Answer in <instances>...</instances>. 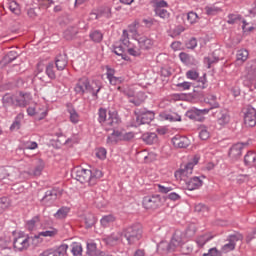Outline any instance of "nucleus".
<instances>
[{"label":"nucleus","instance_id":"44","mask_svg":"<svg viewBox=\"0 0 256 256\" xmlns=\"http://www.w3.org/2000/svg\"><path fill=\"white\" fill-rule=\"evenodd\" d=\"M90 39L94 43H101L103 41V34L100 31L96 30V31L90 33Z\"/></svg>","mask_w":256,"mask_h":256},{"label":"nucleus","instance_id":"35","mask_svg":"<svg viewBox=\"0 0 256 256\" xmlns=\"http://www.w3.org/2000/svg\"><path fill=\"white\" fill-rule=\"evenodd\" d=\"M120 135H121V132L114 130L113 133L110 136H108L107 144L115 145L117 141H120Z\"/></svg>","mask_w":256,"mask_h":256},{"label":"nucleus","instance_id":"31","mask_svg":"<svg viewBox=\"0 0 256 256\" xmlns=\"http://www.w3.org/2000/svg\"><path fill=\"white\" fill-rule=\"evenodd\" d=\"M242 20H243V17H241L240 14L232 13L227 16L226 22L228 23V25H236L237 23H239Z\"/></svg>","mask_w":256,"mask_h":256},{"label":"nucleus","instance_id":"10","mask_svg":"<svg viewBox=\"0 0 256 256\" xmlns=\"http://www.w3.org/2000/svg\"><path fill=\"white\" fill-rule=\"evenodd\" d=\"M134 113L137 125H149L155 119V113L152 111L136 110Z\"/></svg>","mask_w":256,"mask_h":256},{"label":"nucleus","instance_id":"16","mask_svg":"<svg viewBox=\"0 0 256 256\" xmlns=\"http://www.w3.org/2000/svg\"><path fill=\"white\" fill-rule=\"evenodd\" d=\"M184 183L186 185L185 188L188 191H195V189H199V187L203 186V180L197 176L188 178Z\"/></svg>","mask_w":256,"mask_h":256},{"label":"nucleus","instance_id":"36","mask_svg":"<svg viewBox=\"0 0 256 256\" xmlns=\"http://www.w3.org/2000/svg\"><path fill=\"white\" fill-rule=\"evenodd\" d=\"M69 211H71L69 207H62L54 214V217L55 219H65L69 215Z\"/></svg>","mask_w":256,"mask_h":256},{"label":"nucleus","instance_id":"30","mask_svg":"<svg viewBox=\"0 0 256 256\" xmlns=\"http://www.w3.org/2000/svg\"><path fill=\"white\" fill-rule=\"evenodd\" d=\"M23 118H24L23 113H19L16 116L15 121L10 126V131H18V129H21V121H23Z\"/></svg>","mask_w":256,"mask_h":256},{"label":"nucleus","instance_id":"54","mask_svg":"<svg viewBox=\"0 0 256 256\" xmlns=\"http://www.w3.org/2000/svg\"><path fill=\"white\" fill-rule=\"evenodd\" d=\"M186 77L192 81H197V79H199V72L196 70H189L186 72Z\"/></svg>","mask_w":256,"mask_h":256},{"label":"nucleus","instance_id":"34","mask_svg":"<svg viewBox=\"0 0 256 256\" xmlns=\"http://www.w3.org/2000/svg\"><path fill=\"white\" fill-rule=\"evenodd\" d=\"M43 169H45V163L43 161H39L38 165L35 166L33 172H28L29 175H33L34 177H39L41 173H43Z\"/></svg>","mask_w":256,"mask_h":256},{"label":"nucleus","instance_id":"20","mask_svg":"<svg viewBox=\"0 0 256 256\" xmlns=\"http://www.w3.org/2000/svg\"><path fill=\"white\" fill-rule=\"evenodd\" d=\"M230 121L231 115L229 114V111L221 110L217 118L218 125H220V127H225V125H229Z\"/></svg>","mask_w":256,"mask_h":256},{"label":"nucleus","instance_id":"4","mask_svg":"<svg viewBox=\"0 0 256 256\" xmlns=\"http://www.w3.org/2000/svg\"><path fill=\"white\" fill-rule=\"evenodd\" d=\"M72 177L80 183H88V185L90 186L95 185V178L93 177V172L89 169L76 167L72 171Z\"/></svg>","mask_w":256,"mask_h":256},{"label":"nucleus","instance_id":"60","mask_svg":"<svg viewBox=\"0 0 256 256\" xmlns=\"http://www.w3.org/2000/svg\"><path fill=\"white\" fill-rule=\"evenodd\" d=\"M9 9L14 15H19L21 13V10L19 9V4L16 2L10 3Z\"/></svg>","mask_w":256,"mask_h":256},{"label":"nucleus","instance_id":"49","mask_svg":"<svg viewBox=\"0 0 256 256\" xmlns=\"http://www.w3.org/2000/svg\"><path fill=\"white\" fill-rule=\"evenodd\" d=\"M138 97H140V99H137V98L130 99V103L135 104L136 107H139V105H141V103H143L146 99L145 93L143 92H139Z\"/></svg>","mask_w":256,"mask_h":256},{"label":"nucleus","instance_id":"9","mask_svg":"<svg viewBox=\"0 0 256 256\" xmlns=\"http://www.w3.org/2000/svg\"><path fill=\"white\" fill-rule=\"evenodd\" d=\"M186 234L181 231H176L168 244V251H175V249H179V247H183L185 245Z\"/></svg>","mask_w":256,"mask_h":256},{"label":"nucleus","instance_id":"61","mask_svg":"<svg viewBox=\"0 0 256 256\" xmlns=\"http://www.w3.org/2000/svg\"><path fill=\"white\" fill-rule=\"evenodd\" d=\"M96 157H98V159H106L107 158V150L105 148H99L96 151Z\"/></svg>","mask_w":256,"mask_h":256},{"label":"nucleus","instance_id":"33","mask_svg":"<svg viewBox=\"0 0 256 256\" xmlns=\"http://www.w3.org/2000/svg\"><path fill=\"white\" fill-rule=\"evenodd\" d=\"M40 221H41V218L39 216L33 217L31 220H29L26 223L27 230L34 231V229H37V225H39Z\"/></svg>","mask_w":256,"mask_h":256},{"label":"nucleus","instance_id":"22","mask_svg":"<svg viewBox=\"0 0 256 256\" xmlns=\"http://www.w3.org/2000/svg\"><path fill=\"white\" fill-rule=\"evenodd\" d=\"M59 230L57 228H48L45 231L40 232L37 236H34V240L39 241L40 237H56Z\"/></svg>","mask_w":256,"mask_h":256},{"label":"nucleus","instance_id":"41","mask_svg":"<svg viewBox=\"0 0 256 256\" xmlns=\"http://www.w3.org/2000/svg\"><path fill=\"white\" fill-rule=\"evenodd\" d=\"M68 113L70 115L71 123H73L74 125H77V123H79V113H77V111L73 108H69Z\"/></svg>","mask_w":256,"mask_h":256},{"label":"nucleus","instance_id":"6","mask_svg":"<svg viewBox=\"0 0 256 256\" xmlns=\"http://www.w3.org/2000/svg\"><path fill=\"white\" fill-rule=\"evenodd\" d=\"M199 163V157L195 156L192 162L187 163L175 172V178L178 181L186 182L193 175V168Z\"/></svg>","mask_w":256,"mask_h":256},{"label":"nucleus","instance_id":"48","mask_svg":"<svg viewBox=\"0 0 256 256\" xmlns=\"http://www.w3.org/2000/svg\"><path fill=\"white\" fill-rule=\"evenodd\" d=\"M155 13L161 19H169V12L167 10H165L164 8L156 7Z\"/></svg>","mask_w":256,"mask_h":256},{"label":"nucleus","instance_id":"8","mask_svg":"<svg viewBox=\"0 0 256 256\" xmlns=\"http://www.w3.org/2000/svg\"><path fill=\"white\" fill-rule=\"evenodd\" d=\"M244 124L246 127H255L256 125V110L253 106H245L242 109Z\"/></svg>","mask_w":256,"mask_h":256},{"label":"nucleus","instance_id":"23","mask_svg":"<svg viewBox=\"0 0 256 256\" xmlns=\"http://www.w3.org/2000/svg\"><path fill=\"white\" fill-rule=\"evenodd\" d=\"M244 163L248 167H255L256 165V153L253 151L247 152V154L244 156Z\"/></svg>","mask_w":256,"mask_h":256},{"label":"nucleus","instance_id":"57","mask_svg":"<svg viewBox=\"0 0 256 256\" xmlns=\"http://www.w3.org/2000/svg\"><path fill=\"white\" fill-rule=\"evenodd\" d=\"M135 137L133 132L122 133L120 132V141H131Z\"/></svg>","mask_w":256,"mask_h":256},{"label":"nucleus","instance_id":"42","mask_svg":"<svg viewBox=\"0 0 256 256\" xmlns=\"http://www.w3.org/2000/svg\"><path fill=\"white\" fill-rule=\"evenodd\" d=\"M75 35H77V28L75 27H69L68 29L65 30L64 32V37L65 39H67L68 41L73 39V37H75Z\"/></svg>","mask_w":256,"mask_h":256},{"label":"nucleus","instance_id":"27","mask_svg":"<svg viewBox=\"0 0 256 256\" xmlns=\"http://www.w3.org/2000/svg\"><path fill=\"white\" fill-rule=\"evenodd\" d=\"M120 45L124 47V49H129L131 42L129 41V32L127 30H123L122 36L120 38Z\"/></svg>","mask_w":256,"mask_h":256},{"label":"nucleus","instance_id":"62","mask_svg":"<svg viewBox=\"0 0 256 256\" xmlns=\"http://www.w3.org/2000/svg\"><path fill=\"white\" fill-rule=\"evenodd\" d=\"M37 147H38L37 142L27 141L24 143V149L33 150V149H37Z\"/></svg>","mask_w":256,"mask_h":256},{"label":"nucleus","instance_id":"38","mask_svg":"<svg viewBox=\"0 0 256 256\" xmlns=\"http://www.w3.org/2000/svg\"><path fill=\"white\" fill-rule=\"evenodd\" d=\"M101 251L97 250V244L90 242L87 244V254L89 256H97Z\"/></svg>","mask_w":256,"mask_h":256},{"label":"nucleus","instance_id":"47","mask_svg":"<svg viewBox=\"0 0 256 256\" xmlns=\"http://www.w3.org/2000/svg\"><path fill=\"white\" fill-rule=\"evenodd\" d=\"M179 58L185 65H191V61H193V57L185 52H181Z\"/></svg>","mask_w":256,"mask_h":256},{"label":"nucleus","instance_id":"53","mask_svg":"<svg viewBox=\"0 0 256 256\" xmlns=\"http://www.w3.org/2000/svg\"><path fill=\"white\" fill-rule=\"evenodd\" d=\"M194 211L196 213H201L202 215H205V213H209V208L204 204H197L194 208Z\"/></svg>","mask_w":256,"mask_h":256},{"label":"nucleus","instance_id":"5","mask_svg":"<svg viewBox=\"0 0 256 256\" xmlns=\"http://www.w3.org/2000/svg\"><path fill=\"white\" fill-rule=\"evenodd\" d=\"M124 237L128 241V245H135L143 237V226L134 224L124 230Z\"/></svg>","mask_w":256,"mask_h":256},{"label":"nucleus","instance_id":"2","mask_svg":"<svg viewBox=\"0 0 256 256\" xmlns=\"http://www.w3.org/2000/svg\"><path fill=\"white\" fill-rule=\"evenodd\" d=\"M98 121L103 125L106 131L116 129L119 123H121V119H119L117 112H109L107 115V110L103 108H100L98 111Z\"/></svg>","mask_w":256,"mask_h":256},{"label":"nucleus","instance_id":"29","mask_svg":"<svg viewBox=\"0 0 256 256\" xmlns=\"http://www.w3.org/2000/svg\"><path fill=\"white\" fill-rule=\"evenodd\" d=\"M71 253L74 256H81L83 254V246L79 242H73L71 245Z\"/></svg>","mask_w":256,"mask_h":256},{"label":"nucleus","instance_id":"1","mask_svg":"<svg viewBox=\"0 0 256 256\" xmlns=\"http://www.w3.org/2000/svg\"><path fill=\"white\" fill-rule=\"evenodd\" d=\"M205 103L210 105L209 108H204V109H197L193 108L191 110H188L186 112V117L188 119H192V121H204L205 117L203 115H207L211 109H217L219 107V103L217 102V97L214 95H209L207 98H205Z\"/></svg>","mask_w":256,"mask_h":256},{"label":"nucleus","instance_id":"46","mask_svg":"<svg viewBox=\"0 0 256 256\" xmlns=\"http://www.w3.org/2000/svg\"><path fill=\"white\" fill-rule=\"evenodd\" d=\"M199 137L202 141H207L211 137V133H209V130L207 127L202 126L200 127Z\"/></svg>","mask_w":256,"mask_h":256},{"label":"nucleus","instance_id":"64","mask_svg":"<svg viewBox=\"0 0 256 256\" xmlns=\"http://www.w3.org/2000/svg\"><path fill=\"white\" fill-rule=\"evenodd\" d=\"M187 49H195L197 47V39L191 38L187 43H186Z\"/></svg>","mask_w":256,"mask_h":256},{"label":"nucleus","instance_id":"15","mask_svg":"<svg viewBox=\"0 0 256 256\" xmlns=\"http://www.w3.org/2000/svg\"><path fill=\"white\" fill-rule=\"evenodd\" d=\"M243 149H245V144L236 143L234 144L229 151V157L233 159V161H237V159L241 158L243 155Z\"/></svg>","mask_w":256,"mask_h":256},{"label":"nucleus","instance_id":"50","mask_svg":"<svg viewBox=\"0 0 256 256\" xmlns=\"http://www.w3.org/2000/svg\"><path fill=\"white\" fill-rule=\"evenodd\" d=\"M246 71L250 77H256V62L249 63Z\"/></svg>","mask_w":256,"mask_h":256},{"label":"nucleus","instance_id":"39","mask_svg":"<svg viewBox=\"0 0 256 256\" xmlns=\"http://www.w3.org/2000/svg\"><path fill=\"white\" fill-rule=\"evenodd\" d=\"M162 119H165V121L175 122V121H181V116L179 114L172 112L170 114H162Z\"/></svg>","mask_w":256,"mask_h":256},{"label":"nucleus","instance_id":"32","mask_svg":"<svg viewBox=\"0 0 256 256\" xmlns=\"http://www.w3.org/2000/svg\"><path fill=\"white\" fill-rule=\"evenodd\" d=\"M249 57V51L241 49L237 51L236 61L237 63H245V60Z\"/></svg>","mask_w":256,"mask_h":256},{"label":"nucleus","instance_id":"24","mask_svg":"<svg viewBox=\"0 0 256 256\" xmlns=\"http://www.w3.org/2000/svg\"><path fill=\"white\" fill-rule=\"evenodd\" d=\"M137 41L140 49L144 51L153 47V41L145 36L139 38Z\"/></svg>","mask_w":256,"mask_h":256},{"label":"nucleus","instance_id":"58","mask_svg":"<svg viewBox=\"0 0 256 256\" xmlns=\"http://www.w3.org/2000/svg\"><path fill=\"white\" fill-rule=\"evenodd\" d=\"M205 11L206 15H217V13H219V8L215 6H206Z\"/></svg>","mask_w":256,"mask_h":256},{"label":"nucleus","instance_id":"28","mask_svg":"<svg viewBox=\"0 0 256 256\" xmlns=\"http://www.w3.org/2000/svg\"><path fill=\"white\" fill-rule=\"evenodd\" d=\"M100 223L102 227H110V225H113V223H115V216H113L112 214L103 216L100 220Z\"/></svg>","mask_w":256,"mask_h":256},{"label":"nucleus","instance_id":"51","mask_svg":"<svg viewBox=\"0 0 256 256\" xmlns=\"http://www.w3.org/2000/svg\"><path fill=\"white\" fill-rule=\"evenodd\" d=\"M46 74L50 79H55V66L53 65V63H49L46 66Z\"/></svg>","mask_w":256,"mask_h":256},{"label":"nucleus","instance_id":"40","mask_svg":"<svg viewBox=\"0 0 256 256\" xmlns=\"http://www.w3.org/2000/svg\"><path fill=\"white\" fill-rule=\"evenodd\" d=\"M9 207H11V200L7 197L0 198V215L5 210L9 209Z\"/></svg>","mask_w":256,"mask_h":256},{"label":"nucleus","instance_id":"26","mask_svg":"<svg viewBox=\"0 0 256 256\" xmlns=\"http://www.w3.org/2000/svg\"><path fill=\"white\" fill-rule=\"evenodd\" d=\"M142 140L144 143H147L148 145H153V143H156L157 141V134L156 133H144L142 135Z\"/></svg>","mask_w":256,"mask_h":256},{"label":"nucleus","instance_id":"52","mask_svg":"<svg viewBox=\"0 0 256 256\" xmlns=\"http://www.w3.org/2000/svg\"><path fill=\"white\" fill-rule=\"evenodd\" d=\"M207 241H211V237L209 235L205 234L197 238L196 243L199 245V247H203Z\"/></svg>","mask_w":256,"mask_h":256},{"label":"nucleus","instance_id":"19","mask_svg":"<svg viewBox=\"0 0 256 256\" xmlns=\"http://www.w3.org/2000/svg\"><path fill=\"white\" fill-rule=\"evenodd\" d=\"M30 101L31 95L28 93L20 92L19 95L15 96V105L17 107H25L26 105H29Z\"/></svg>","mask_w":256,"mask_h":256},{"label":"nucleus","instance_id":"63","mask_svg":"<svg viewBox=\"0 0 256 256\" xmlns=\"http://www.w3.org/2000/svg\"><path fill=\"white\" fill-rule=\"evenodd\" d=\"M203 256H221V252L217 250V248H211L208 253L204 254Z\"/></svg>","mask_w":256,"mask_h":256},{"label":"nucleus","instance_id":"56","mask_svg":"<svg viewBox=\"0 0 256 256\" xmlns=\"http://www.w3.org/2000/svg\"><path fill=\"white\" fill-rule=\"evenodd\" d=\"M187 19H188L189 23H191V25H193V23H197L199 21V15H197V13H195V12H189L187 14Z\"/></svg>","mask_w":256,"mask_h":256},{"label":"nucleus","instance_id":"59","mask_svg":"<svg viewBox=\"0 0 256 256\" xmlns=\"http://www.w3.org/2000/svg\"><path fill=\"white\" fill-rule=\"evenodd\" d=\"M137 25H139V22L135 21L128 26L129 33H132L134 37H137Z\"/></svg>","mask_w":256,"mask_h":256},{"label":"nucleus","instance_id":"17","mask_svg":"<svg viewBox=\"0 0 256 256\" xmlns=\"http://www.w3.org/2000/svg\"><path fill=\"white\" fill-rule=\"evenodd\" d=\"M172 143L178 149H187V146L191 145V141L186 136H175L172 138Z\"/></svg>","mask_w":256,"mask_h":256},{"label":"nucleus","instance_id":"18","mask_svg":"<svg viewBox=\"0 0 256 256\" xmlns=\"http://www.w3.org/2000/svg\"><path fill=\"white\" fill-rule=\"evenodd\" d=\"M104 241L111 247L119 245L123 241V234L121 232H113L110 236L104 238Z\"/></svg>","mask_w":256,"mask_h":256},{"label":"nucleus","instance_id":"13","mask_svg":"<svg viewBox=\"0 0 256 256\" xmlns=\"http://www.w3.org/2000/svg\"><path fill=\"white\" fill-rule=\"evenodd\" d=\"M142 205L144 209H157L161 205V198L159 195L156 196H146L143 199Z\"/></svg>","mask_w":256,"mask_h":256},{"label":"nucleus","instance_id":"25","mask_svg":"<svg viewBox=\"0 0 256 256\" xmlns=\"http://www.w3.org/2000/svg\"><path fill=\"white\" fill-rule=\"evenodd\" d=\"M141 46H139V42L136 40V43L133 44L132 46L128 47L127 52L129 55H132L133 57H139L141 55Z\"/></svg>","mask_w":256,"mask_h":256},{"label":"nucleus","instance_id":"21","mask_svg":"<svg viewBox=\"0 0 256 256\" xmlns=\"http://www.w3.org/2000/svg\"><path fill=\"white\" fill-rule=\"evenodd\" d=\"M67 55L60 54L56 57L55 65L58 71H63L67 67Z\"/></svg>","mask_w":256,"mask_h":256},{"label":"nucleus","instance_id":"55","mask_svg":"<svg viewBox=\"0 0 256 256\" xmlns=\"http://www.w3.org/2000/svg\"><path fill=\"white\" fill-rule=\"evenodd\" d=\"M127 51V48L123 47V45H115L113 52L115 55H118L120 57H123V54Z\"/></svg>","mask_w":256,"mask_h":256},{"label":"nucleus","instance_id":"11","mask_svg":"<svg viewBox=\"0 0 256 256\" xmlns=\"http://www.w3.org/2000/svg\"><path fill=\"white\" fill-rule=\"evenodd\" d=\"M67 249H69V246L67 244H62L60 246L45 249L39 256H65L67 255Z\"/></svg>","mask_w":256,"mask_h":256},{"label":"nucleus","instance_id":"37","mask_svg":"<svg viewBox=\"0 0 256 256\" xmlns=\"http://www.w3.org/2000/svg\"><path fill=\"white\" fill-rule=\"evenodd\" d=\"M2 103L4 107H9V105H15V96L11 94H5L2 97Z\"/></svg>","mask_w":256,"mask_h":256},{"label":"nucleus","instance_id":"3","mask_svg":"<svg viewBox=\"0 0 256 256\" xmlns=\"http://www.w3.org/2000/svg\"><path fill=\"white\" fill-rule=\"evenodd\" d=\"M33 241H37L35 240V237H31L29 234L24 232H18L15 233L13 247L15 251H27V249L31 247V243H33Z\"/></svg>","mask_w":256,"mask_h":256},{"label":"nucleus","instance_id":"43","mask_svg":"<svg viewBox=\"0 0 256 256\" xmlns=\"http://www.w3.org/2000/svg\"><path fill=\"white\" fill-rule=\"evenodd\" d=\"M98 12V17H105L106 19L111 18V8L109 7H104V8H100L99 10H97Z\"/></svg>","mask_w":256,"mask_h":256},{"label":"nucleus","instance_id":"14","mask_svg":"<svg viewBox=\"0 0 256 256\" xmlns=\"http://www.w3.org/2000/svg\"><path fill=\"white\" fill-rule=\"evenodd\" d=\"M237 241H243V235L234 234L229 237V242L222 247V253H229L234 251L237 245Z\"/></svg>","mask_w":256,"mask_h":256},{"label":"nucleus","instance_id":"12","mask_svg":"<svg viewBox=\"0 0 256 256\" xmlns=\"http://www.w3.org/2000/svg\"><path fill=\"white\" fill-rule=\"evenodd\" d=\"M21 177V172L15 168H0V179H8V181H17Z\"/></svg>","mask_w":256,"mask_h":256},{"label":"nucleus","instance_id":"45","mask_svg":"<svg viewBox=\"0 0 256 256\" xmlns=\"http://www.w3.org/2000/svg\"><path fill=\"white\" fill-rule=\"evenodd\" d=\"M17 57H19V54H17V51L12 50V51L8 52L7 55L4 57V62L11 63V62L15 61V59H17Z\"/></svg>","mask_w":256,"mask_h":256},{"label":"nucleus","instance_id":"7","mask_svg":"<svg viewBox=\"0 0 256 256\" xmlns=\"http://www.w3.org/2000/svg\"><path fill=\"white\" fill-rule=\"evenodd\" d=\"M74 91L75 93H77V95H83L87 93V91H89L90 93H93V95H96V93H99V91H101V88H98L95 92V90L93 89V86L89 84V79L87 77H82L76 83L74 87Z\"/></svg>","mask_w":256,"mask_h":256}]
</instances>
